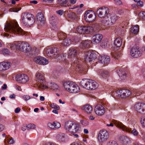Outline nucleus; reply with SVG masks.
Returning <instances> with one entry per match:
<instances>
[{"instance_id": "obj_25", "label": "nucleus", "mask_w": 145, "mask_h": 145, "mask_svg": "<svg viewBox=\"0 0 145 145\" xmlns=\"http://www.w3.org/2000/svg\"><path fill=\"white\" fill-rule=\"evenodd\" d=\"M103 38L102 35L100 34H97L93 37L92 42L95 43H99Z\"/></svg>"}, {"instance_id": "obj_37", "label": "nucleus", "mask_w": 145, "mask_h": 145, "mask_svg": "<svg viewBox=\"0 0 145 145\" xmlns=\"http://www.w3.org/2000/svg\"><path fill=\"white\" fill-rule=\"evenodd\" d=\"M84 34H89L93 31V28L91 26H84Z\"/></svg>"}, {"instance_id": "obj_41", "label": "nucleus", "mask_w": 145, "mask_h": 145, "mask_svg": "<svg viewBox=\"0 0 145 145\" xmlns=\"http://www.w3.org/2000/svg\"><path fill=\"white\" fill-rule=\"evenodd\" d=\"M101 75L104 78L106 79L109 76V72L106 70H102L101 71Z\"/></svg>"}, {"instance_id": "obj_59", "label": "nucleus", "mask_w": 145, "mask_h": 145, "mask_svg": "<svg viewBox=\"0 0 145 145\" xmlns=\"http://www.w3.org/2000/svg\"><path fill=\"white\" fill-rule=\"evenodd\" d=\"M116 4L117 5H120L121 4L122 2L120 0H114Z\"/></svg>"}, {"instance_id": "obj_51", "label": "nucleus", "mask_w": 145, "mask_h": 145, "mask_svg": "<svg viewBox=\"0 0 145 145\" xmlns=\"http://www.w3.org/2000/svg\"><path fill=\"white\" fill-rule=\"evenodd\" d=\"M2 52L3 54L6 55L9 54L10 52L9 50L8 49L6 48H4Z\"/></svg>"}, {"instance_id": "obj_40", "label": "nucleus", "mask_w": 145, "mask_h": 145, "mask_svg": "<svg viewBox=\"0 0 145 145\" xmlns=\"http://www.w3.org/2000/svg\"><path fill=\"white\" fill-rule=\"evenodd\" d=\"M57 18L55 15L53 16L50 17V22L51 24L52 25H56L57 22Z\"/></svg>"}, {"instance_id": "obj_28", "label": "nucleus", "mask_w": 145, "mask_h": 145, "mask_svg": "<svg viewBox=\"0 0 145 145\" xmlns=\"http://www.w3.org/2000/svg\"><path fill=\"white\" fill-rule=\"evenodd\" d=\"M125 70H119L117 72L121 80H124L127 76V73Z\"/></svg>"}, {"instance_id": "obj_58", "label": "nucleus", "mask_w": 145, "mask_h": 145, "mask_svg": "<svg viewBox=\"0 0 145 145\" xmlns=\"http://www.w3.org/2000/svg\"><path fill=\"white\" fill-rule=\"evenodd\" d=\"M63 10H60L58 11H56V13L60 15H61L63 14Z\"/></svg>"}, {"instance_id": "obj_55", "label": "nucleus", "mask_w": 145, "mask_h": 145, "mask_svg": "<svg viewBox=\"0 0 145 145\" xmlns=\"http://www.w3.org/2000/svg\"><path fill=\"white\" fill-rule=\"evenodd\" d=\"M140 122L142 125L145 127V117H143L141 118Z\"/></svg>"}, {"instance_id": "obj_44", "label": "nucleus", "mask_w": 145, "mask_h": 145, "mask_svg": "<svg viewBox=\"0 0 145 145\" xmlns=\"http://www.w3.org/2000/svg\"><path fill=\"white\" fill-rule=\"evenodd\" d=\"M56 56L54 57L55 58H57V59L60 61H64L65 59V57L63 54H60L58 56Z\"/></svg>"}, {"instance_id": "obj_60", "label": "nucleus", "mask_w": 145, "mask_h": 145, "mask_svg": "<svg viewBox=\"0 0 145 145\" xmlns=\"http://www.w3.org/2000/svg\"><path fill=\"white\" fill-rule=\"evenodd\" d=\"M8 142L9 144H12L14 143V140L12 137H11Z\"/></svg>"}, {"instance_id": "obj_42", "label": "nucleus", "mask_w": 145, "mask_h": 145, "mask_svg": "<svg viewBox=\"0 0 145 145\" xmlns=\"http://www.w3.org/2000/svg\"><path fill=\"white\" fill-rule=\"evenodd\" d=\"M58 36L59 40H63L66 37V35L63 32H59L58 34Z\"/></svg>"}, {"instance_id": "obj_24", "label": "nucleus", "mask_w": 145, "mask_h": 145, "mask_svg": "<svg viewBox=\"0 0 145 145\" xmlns=\"http://www.w3.org/2000/svg\"><path fill=\"white\" fill-rule=\"evenodd\" d=\"M48 126L51 129L54 130L56 129L59 128L61 127V124L57 122L54 121L52 123H48Z\"/></svg>"}, {"instance_id": "obj_13", "label": "nucleus", "mask_w": 145, "mask_h": 145, "mask_svg": "<svg viewBox=\"0 0 145 145\" xmlns=\"http://www.w3.org/2000/svg\"><path fill=\"white\" fill-rule=\"evenodd\" d=\"M110 16H108L107 19L103 20V24L105 26H109L113 24L118 19L117 16L116 15L112 16L109 18Z\"/></svg>"}, {"instance_id": "obj_63", "label": "nucleus", "mask_w": 145, "mask_h": 145, "mask_svg": "<svg viewBox=\"0 0 145 145\" xmlns=\"http://www.w3.org/2000/svg\"><path fill=\"white\" fill-rule=\"evenodd\" d=\"M76 12L78 14H80L82 13V10L81 9L79 8L76 10Z\"/></svg>"}, {"instance_id": "obj_9", "label": "nucleus", "mask_w": 145, "mask_h": 145, "mask_svg": "<svg viewBox=\"0 0 145 145\" xmlns=\"http://www.w3.org/2000/svg\"><path fill=\"white\" fill-rule=\"evenodd\" d=\"M19 50L25 52H29L31 50V48L29 44L27 43L24 42H19Z\"/></svg>"}, {"instance_id": "obj_2", "label": "nucleus", "mask_w": 145, "mask_h": 145, "mask_svg": "<svg viewBox=\"0 0 145 145\" xmlns=\"http://www.w3.org/2000/svg\"><path fill=\"white\" fill-rule=\"evenodd\" d=\"M80 84L83 88L88 90H94L98 87V84L95 81L88 79H83Z\"/></svg>"}, {"instance_id": "obj_14", "label": "nucleus", "mask_w": 145, "mask_h": 145, "mask_svg": "<svg viewBox=\"0 0 145 145\" xmlns=\"http://www.w3.org/2000/svg\"><path fill=\"white\" fill-rule=\"evenodd\" d=\"M16 80L20 83L25 84L29 80L28 76L25 74H19L15 78Z\"/></svg>"}, {"instance_id": "obj_50", "label": "nucleus", "mask_w": 145, "mask_h": 145, "mask_svg": "<svg viewBox=\"0 0 145 145\" xmlns=\"http://www.w3.org/2000/svg\"><path fill=\"white\" fill-rule=\"evenodd\" d=\"M107 145H118V144L116 141H111L107 143Z\"/></svg>"}, {"instance_id": "obj_39", "label": "nucleus", "mask_w": 145, "mask_h": 145, "mask_svg": "<svg viewBox=\"0 0 145 145\" xmlns=\"http://www.w3.org/2000/svg\"><path fill=\"white\" fill-rule=\"evenodd\" d=\"M114 44L117 47H120L122 41L120 37L116 38L114 41Z\"/></svg>"}, {"instance_id": "obj_62", "label": "nucleus", "mask_w": 145, "mask_h": 145, "mask_svg": "<svg viewBox=\"0 0 145 145\" xmlns=\"http://www.w3.org/2000/svg\"><path fill=\"white\" fill-rule=\"evenodd\" d=\"M43 1L44 2H46L49 3H52L54 0H43Z\"/></svg>"}, {"instance_id": "obj_36", "label": "nucleus", "mask_w": 145, "mask_h": 145, "mask_svg": "<svg viewBox=\"0 0 145 145\" xmlns=\"http://www.w3.org/2000/svg\"><path fill=\"white\" fill-rule=\"evenodd\" d=\"M69 0H58V3L61 6L67 7L69 6Z\"/></svg>"}, {"instance_id": "obj_38", "label": "nucleus", "mask_w": 145, "mask_h": 145, "mask_svg": "<svg viewBox=\"0 0 145 145\" xmlns=\"http://www.w3.org/2000/svg\"><path fill=\"white\" fill-rule=\"evenodd\" d=\"M71 43V39L69 38H66L65 39H63V41L62 44L65 46H68Z\"/></svg>"}, {"instance_id": "obj_43", "label": "nucleus", "mask_w": 145, "mask_h": 145, "mask_svg": "<svg viewBox=\"0 0 145 145\" xmlns=\"http://www.w3.org/2000/svg\"><path fill=\"white\" fill-rule=\"evenodd\" d=\"M109 45L108 42L106 40H103L101 44V46L104 48L107 47Z\"/></svg>"}, {"instance_id": "obj_5", "label": "nucleus", "mask_w": 145, "mask_h": 145, "mask_svg": "<svg viewBox=\"0 0 145 145\" xmlns=\"http://www.w3.org/2000/svg\"><path fill=\"white\" fill-rule=\"evenodd\" d=\"M63 86L67 91L71 93H76L80 91L79 86L72 82H66Z\"/></svg>"}, {"instance_id": "obj_46", "label": "nucleus", "mask_w": 145, "mask_h": 145, "mask_svg": "<svg viewBox=\"0 0 145 145\" xmlns=\"http://www.w3.org/2000/svg\"><path fill=\"white\" fill-rule=\"evenodd\" d=\"M18 45H19V42L17 43H14L11 44L10 47L12 50H14L15 49L19 50V47H18V46H19Z\"/></svg>"}, {"instance_id": "obj_45", "label": "nucleus", "mask_w": 145, "mask_h": 145, "mask_svg": "<svg viewBox=\"0 0 145 145\" xmlns=\"http://www.w3.org/2000/svg\"><path fill=\"white\" fill-rule=\"evenodd\" d=\"M84 26H80L78 27L76 29L77 32L80 34H84Z\"/></svg>"}, {"instance_id": "obj_26", "label": "nucleus", "mask_w": 145, "mask_h": 145, "mask_svg": "<svg viewBox=\"0 0 145 145\" xmlns=\"http://www.w3.org/2000/svg\"><path fill=\"white\" fill-rule=\"evenodd\" d=\"M10 63L2 62L0 63V71H3L8 69L10 66Z\"/></svg>"}, {"instance_id": "obj_54", "label": "nucleus", "mask_w": 145, "mask_h": 145, "mask_svg": "<svg viewBox=\"0 0 145 145\" xmlns=\"http://www.w3.org/2000/svg\"><path fill=\"white\" fill-rule=\"evenodd\" d=\"M27 127L29 129H34L35 127V125L33 124L30 123L27 125Z\"/></svg>"}, {"instance_id": "obj_20", "label": "nucleus", "mask_w": 145, "mask_h": 145, "mask_svg": "<svg viewBox=\"0 0 145 145\" xmlns=\"http://www.w3.org/2000/svg\"><path fill=\"white\" fill-rule=\"evenodd\" d=\"M34 60L36 63L39 64L46 65L48 63V61L46 58L42 57H35Z\"/></svg>"}, {"instance_id": "obj_57", "label": "nucleus", "mask_w": 145, "mask_h": 145, "mask_svg": "<svg viewBox=\"0 0 145 145\" xmlns=\"http://www.w3.org/2000/svg\"><path fill=\"white\" fill-rule=\"evenodd\" d=\"M121 137L123 139L122 140L123 141L124 143L125 142H127L128 143V142L129 141V140L126 137L122 136Z\"/></svg>"}, {"instance_id": "obj_17", "label": "nucleus", "mask_w": 145, "mask_h": 145, "mask_svg": "<svg viewBox=\"0 0 145 145\" xmlns=\"http://www.w3.org/2000/svg\"><path fill=\"white\" fill-rule=\"evenodd\" d=\"M130 53L131 56L134 58L139 57L141 55L138 47L135 46L132 48Z\"/></svg>"}, {"instance_id": "obj_8", "label": "nucleus", "mask_w": 145, "mask_h": 145, "mask_svg": "<svg viewBox=\"0 0 145 145\" xmlns=\"http://www.w3.org/2000/svg\"><path fill=\"white\" fill-rule=\"evenodd\" d=\"M35 76L36 82L39 84H40V87L42 89L41 87L42 85H46V84L45 78L44 75L43 73L37 72L36 73Z\"/></svg>"}, {"instance_id": "obj_19", "label": "nucleus", "mask_w": 145, "mask_h": 145, "mask_svg": "<svg viewBox=\"0 0 145 145\" xmlns=\"http://www.w3.org/2000/svg\"><path fill=\"white\" fill-rule=\"evenodd\" d=\"M58 49L56 48H50L46 51V53L48 56H51L50 54L54 56V57L57 56L58 54Z\"/></svg>"}, {"instance_id": "obj_3", "label": "nucleus", "mask_w": 145, "mask_h": 145, "mask_svg": "<svg viewBox=\"0 0 145 145\" xmlns=\"http://www.w3.org/2000/svg\"><path fill=\"white\" fill-rule=\"evenodd\" d=\"M21 19L23 24L25 25L28 26L33 24L35 22V18L33 14L29 13H23Z\"/></svg>"}, {"instance_id": "obj_29", "label": "nucleus", "mask_w": 145, "mask_h": 145, "mask_svg": "<svg viewBox=\"0 0 145 145\" xmlns=\"http://www.w3.org/2000/svg\"><path fill=\"white\" fill-rule=\"evenodd\" d=\"M116 126L122 129L123 131H125L128 132H130L131 131L130 129L126 127L121 123L119 122H116L115 123Z\"/></svg>"}, {"instance_id": "obj_27", "label": "nucleus", "mask_w": 145, "mask_h": 145, "mask_svg": "<svg viewBox=\"0 0 145 145\" xmlns=\"http://www.w3.org/2000/svg\"><path fill=\"white\" fill-rule=\"evenodd\" d=\"M36 18L37 20L40 22V24L41 25L44 24L45 20L43 14L42 12L38 13L36 16Z\"/></svg>"}, {"instance_id": "obj_47", "label": "nucleus", "mask_w": 145, "mask_h": 145, "mask_svg": "<svg viewBox=\"0 0 145 145\" xmlns=\"http://www.w3.org/2000/svg\"><path fill=\"white\" fill-rule=\"evenodd\" d=\"M138 15L140 18L143 20H145V12H140L138 14Z\"/></svg>"}, {"instance_id": "obj_18", "label": "nucleus", "mask_w": 145, "mask_h": 145, "mask_svg": "<svg viewBox=\"0 0 145 145\" xmlns=\"http://www.w3.org/2000/svg\"><path fill=\"white\" fill-rule=\"evenodd\" d=\"M135 109L138 112L142 114H145V104L139 103L135 105Z\"/></svg>"}, {"instance_id": "obj_34", "label": "nucleus", "mask_w": 145, "mask_h": 145, "mask_svg": "<svg viewBox=\"0 0 145 145\" xmlns=\"http://www.w3.org/2000/svg\"><path fill=\"white\" fill-rule=\"evenodd\" d=\"M111 55L114 59H118L120 57L121 54L118 51H113L111 53Z\"/></svg>"}, {"instance_id": "obj_30", "label": "nucleus", "mask_w": 145, "mask_h": 145, "mask_svg": "<svg viewBox=\"0 0 145 145\" xmlns=\"http://www.w3.org/2000/svg\"><path fill=\"white\" fill-rule=\"evenodd\" d=\"M91 42L90 40L83 41L80 44L79 47L82 48H87L90 46Z\"/></svg>"}, {"instance_id": "obj_11", "label": "nucleus", "mask_w": 145, "mask_h": 145, "mask_svg": "<svg viewBox=\"0 0 145 145\" xmlns=\"http://www.w3.org/2000/svg\"><path fill=\"white\" fill-rule=\"evenodd\" d=\"M79 60H76L71 63L72 65L76 67V70L80 73L85 74L86 71V69L83 68L82 66L80 64Z\"/></svg>"}, {"instance_id": "obj_22", "label": "nucleus", "mask_w": 145, "mask_h": 145, "mask_svg": "<svg viewBox=\"0 0 145 145\" xmlns=\"http://www.w3.org/2000/svg\"><path fill=\"white\" fill-rule=\"evenodd\" d=\"M42 89H46L50 88L53 90H56L58 89L59 87L56 84L54 83H48L47 86L46 85H42L41 86Z\"/></svg>"}, {"instance_id": "obj_7", "label": "nucleus", "mask_w": 145, "mask_h": 145, "mask_svg": "<svg viewBox=\"0 0 145 145\" xmlns=\"http://www.w3.org/2000/svg\"><path fill=\"white\" fill-rule=\"evenodd\" d=\"M109 134L107 131L105 129L100 130L98 135V140L101 142L106 141L109 138Z\"/></svg>"}, {"instance_id": "obj_10", "label": "nucleus", "mask_w": 145, "mask_h": 145, "mask_svg": "<svg viewBox=\"0 0 145 145\" xmlns=\"http://www.w3.org/2000/svg\"><path fill=\"white\" fill-rule=\"evenodd\" d=\"M97 55L93 52L88 51L86 52L84 57V59L86 62H90L96 59Z\"/></svg>"}, {"instance_id": "obj_32", "label": "nucleus", "mask_w": 145, "mask_h": 145, "mask_svg": "<svg viewBox=\"0 0 145 145\" xmlns=\"http://www.w3.org/2000/svg\"><path fill=\"white\" fill-rule=\"evenodd\" d=\"M83 109L88 114H90L92 111L93 108L90 105L88 104L83 106Z\"/></svg>"}, {"instance_id": "obj_12", "label": "nucleus", "mask_w": 145, "mask_h": 145, "mask_svg": "<svg viewBox=\"0 0 145 145\" xmlns=\"http://www.w3.org/2000/svg\"><path fill=\"white\" fill-rule=\"evenodd\" d=\"M85 19L89 22L94 21L96 19V15L95 12L92 11H88L84 14Z\"/></svg>"}, {"instance_id": "obj_49", "label": "nucleus", "mask_w": 145, "mask_h": 145, "mask_svg": "<svg viewBox=\"0 0 145 145\" xmlns=\"http://www.w3.org/2000/svg\"><path fill=\"white\" fill-rule=\"evenodd\" d=\"M52 76L54 78H56L58 77V72L57 71H54L53 72L52 74Z\"/></svg>"}, {"instance_id": "obj_64", "label": "nucleus", "mask_w": 145, "mask_h": 145, "mask_svg": "<svg viewBox=\"0 0 145 145\" xmlns=\"http://www.w3.org/2000/svg\"><path fill=\"white\" fill-rule=\"evenodd\" d=\"M45 145H56L53 142H47L46 143Z\"/></svg>"}, {"instance_id": "obj_6", "label": "nucleus", "mask_w": 145, "mask_h": 145, "mask_svg": "<svg viewBox=\"0 0 145 145\" xmlns=\"http://www.w3.org/2000/svg\"><path fill=\"white\" fill-rule=\"evenodd\" d=\"M64 128L72 133L78 132L79 131V125L76 123H73L71 121H68L65 123Z\"/></svg>"}, {"instance_id": "obj_21", "label": "nucleus", "mask_w": 145, "mask_h": 145, "mask_svg": "<svg viewBox=\"0 0 145 145\" xmlns=\"http://www.w3.org/2000/svg\"><path fill=\"white\" fill-rule=\"evenodd\" d=\"M95 111L96 114L99 116L103 115L105 112L104 107L100 105H97L95 107Z\"/></svg>"}, {"instance_id": "obj_61", "label": "nucleus", "mask_w": 145, "mask_h": 145, "mask_svg": "<svg viewBox=\"0 0 145 145\" xmlns=\"http://www.w3.org/2000/svg\"><path fill=\"white\" fill-rule=\"evenodd\" d=\"M138 5L140 7H142L143 5V2L142 1H140L137 3Z\"/></svg>"}, {"instance_id": "obj_16", "label": "nucleus", "mask_w": 145, "mask_h": 145, "mask_svg": "<svg viewBox=\"0 0 145 145\" xmlns=\"http://www.w3.org/2000/svg\"><path fill=\"white\" fill-rule=\"evenodd\" d=\"M78 54V51L75 49L72 48L70 49L68 52V57L69 58H73V60H72V63L73 62L76 60H78L76 59L75 57Z\"/></svg>"}, {"instance_id": "obj_53", "label": "nucleus", "mask_w": 145, "mask_h": 145, "mask_svg": "<svg viewBox=\"0 0 145 145\" xmlns=\"http://www.w3.org/2000/svg\"><path fill=\"white\" fill-rule=\"evenodd\" d=\"M23 98L25 101H27L30 99V97L29 96L27 95H25L22 97Z\"/></svg>"}, {"instance_id": "obj_1", "label": "nucleus", "mask_w": 145, "mask_h": 145, "mask_svg": "<svg viewBox=\"0 0 145 145\" xmlns=\"http://www.w3.org/2000/svg\"><path fill=\"white\" fill-rule=\"evenodd\" d=\"M4 29L5 31L14 35H21L24 34L23 30L16 21H12L5 25Z\"/></svg>"}, {"instance_id": "obj_33", "label": "nucleus", "mask_w": 145, "mask_h": 145, "mask_svg": "<svg viewBox=\"0 0 145 145\" xmlns=\"http://www.w3.org/2000/svg\"><path fill=\"white\" fill-rule=\"evenodd\" d=\"M56 138L59 141L64 142L65 140V135L64 133H59L57 135Z\"/></svg>"}, {"instance_id": "obj_48", "label": "nucleus", "mask_w": 145, "mask_h": 145, "mask_svg": "<svg viewBox=\"0 0 145 145\" xmlns=\"http://www.w3.org/2000/svg\"><path fill=\"white\" fill-rule=\"evenodd\" d=\"M50 106L52 108L56 109V110H59V106L54 103H52L51 105Z\"/></svg>"}, {"instance_id": "obj_23", "label": "nucleus", "mask_w": 145, "mask_h": 145, "mask_svg": "<svg viewBox=\"0 0 145 145\" xmlns=\"http://www.w3.org/2000/svg\"><path fill=\"white\" fill-rule=\"evenodd\" d=\"M98 59L100 63L106 65L109 62L110 59L109 56L105 55L99 56Z\"/></svg>"}, {"instance_id": "obj_31", "label": "nucleus", "mask_w": 145, "mask_h": 145, "mask_svg": "<svg viewBox=\"0 0 145 145\" xmlns=\"http://www.w3.org/2000/svg\"><path fill=\"white\" fill-rule=\"evenodd\" d=\"M68 18L70 20H73L78 18V16L74 12H71L69 13L67 15Z\"/></svg>"}, {"instance_id": "obj_35", "label": "nucleus", "mask_w": 145, "mask_h": 145, "mask_svg": "<svg viewBox=\"0 0 145 145\" xmlns=\"http://www.w3.org/2000/svg\"><path fill=\"white\" fill-rule=\"evenodd\" d=\"M130 31L131 33L137 34L139 31V26L137 25L132 26L130 29Z\"/></svg>"}, {"instance_id": "obj_4", "label": "nucleus", "mask_w": 145, "mask_h": 145, "mask_svg": "<svg viewBox=\"0 0 145 145\" xmlns=\"http://www.w3.org/2000/svg\"><path fill=\"white\" fill-rule=\"evenodd\" d=\"M108 8L106 7H103L97 10V14L99 17L101 18V22L103 24V20L107 19L108 16H110Z\"/></svg>"}, {"instance_id": "obj_56", "label": "nucleus", "mask_w": 145, "mask_h": 145, "mask_svg": "<svg viewBox=\"0 0 145 145\" xmlns=\"http://www.w3.org/2000/svg\"><path fill=\"white\" fill-rule=\"evenodd\" d=\"M131 133L133 134L134 136H137L138 135V133L137 131L135 129H133L131 132Z\"/></svg>"}, {"instance_id": "obj_15", "label": "nucleus", "mask_w": 145, "mask_h": 145, "mask_svg": "<svg viewBox=\"0 0 145 145\" xmlns=\"http://www.w3.org/2000/svg\"><path fill=\"white\" fill-rule=\"evenodd\" d=\"M117 94L119 97L125 99L131 95V92L129 89H123L118 91Z\"/></svg>"}, {"instance_id": "obj_52", "label": "nucleus", "mask_w": 145, "mask_h": 145, "mask_svg": "<svg viewBox=\"0 0 145 145\" xmlns=\"http://www.w3.org/2000/svg\"><path fill=\"white\" fill-rule=\"evenodd\" d=\"M81 124L84 126H86L88 125V122L86 120H82L80 121Z\"/></svg>"}]
</instances>
